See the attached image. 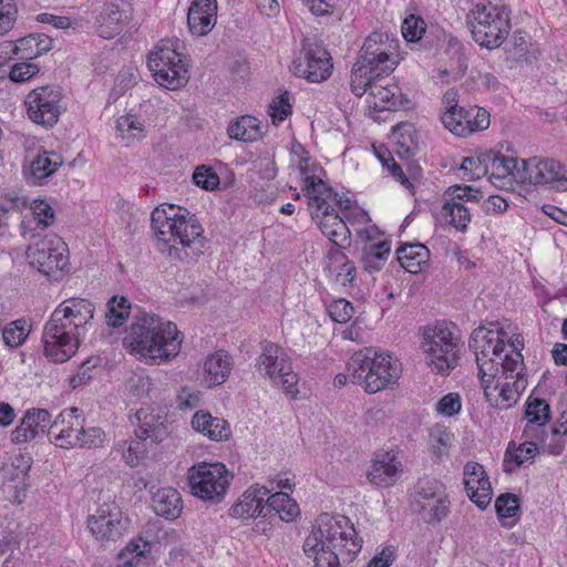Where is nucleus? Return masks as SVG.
Listing matches in <instances>:
<instances>
[{"label":"nucleus","instance_id":"nucleus-12","mask_svg":"<svg viewBox=\"0 0 567 567\" xmlns=\"http://www.w3.org/2000/svg\"><path fill=\"white\" fill-rule=\"evenodd\" d=\"M331 55L316 37H305L298 55L291 63V72L311 83L327 80L333 69Z\"/></svg>","mask_w":567,"mask_h":567},{"label":"nucleus","instance_id":"nucleus-50","mask_svg":"<svg viewBox=\"0 0 567 567\" xmlns=\"http://www.w3.org/2000/svg\"><path fill=\"white\" fill-rule=\"evenodd\" d=\"M270 380L275 384H280L286 393L292 398H295L299 392L297 388L299 378L297 373L292 371L291 363L281 365L279 368V372L276 374V378H271Z\"/></svg>","mask_w":567,"mask_h":567},{"label":"nucleus","instance_id":"nucleus-25","mask_svg":"<svg viewBox=\"0 0 567 567\" xmlns=\"http://www.w3.org/2000/svg\"><path fill=\"white\" fill-rule=\"evenodd\" d=\"M51 422V414L45 409H29L20 421V424L12 431L13 443H24L44 434Z\"/></svg>","mask_w":567,"mask_h":567},{"label":"nucleus","instance_id":"nucleus-48","mask_svg":"<svg viewBox=\"0 0 567 567\" xmlns=\"http://www.w3.org/2000/svg\"><path fill=\"white\" fill-rule=\"evenodd\" d=\"M29 333L25 320H16L2 329L3 342L10 348H17L24 342Z\"/></svg>","mask_w":567,"mask_h":567},{"label":"nucleus","instance_id":"nucleus-3","mask_svg":"<svg viewBox=\"0 0 567 567\" xmlns=\"http://www.w3.org/2000/svg\"><path fill=\"white\" fill-rule=\"evenodd\" d=\"M309 158L300 161V171L305 174L302 192L308 200L311 218L316 220L321 233L329 238L334 248H346L350 231L334 207L350 209L351 199L340 196L317 175H308Z\"/></svg>","mask_w":567,"mask_h":567},{"label":"nucleus","instance_id":"nucleus-57","mask_svg":"<svg viewBox=\"0 0 567 567\" xmlns=\"http://www.w3.org/2000/svg\"><path fill=\"white\" fill-rule=\"evenodd\" d=\"M40 68L30 62H19L11 66L9 78L11 81L17 83L25 82L37 75Z\"/></svg>","mask_w":567,"mask_h":567},{"label":"nucleus","instance_id":"nucleus-9","mask_svg":"<svg viewBox=\"0 0 567 567\" xmlns=\"http://www.w3.org/2000/svg\"><path fill=\"white\" fill-rule=\"evenodd\" d=\"M455 323L445 320L423 328L421 347L427 365L441 375H449L458 363L460 336Z\"/></svg>","mask_w":567,"mask_h":567},{"label":"nucleus","instance_id":"nucleus-8","mask_svg":"<svg viewBox=\"0 0 567 567\" xmlns=\"http://www.w3.org/2000/svg\"><path fill=\"white\" fill-rule=\"evenodd\" d=\"M352 383L362 385L368 393H377L399 379L392 357L374 348L357 351L348 362Z\"/></svg>","mask_w":567,"mask_h":567},{"label":"nucleus","instance_id":"nucleus-36","mask_svg":"<svg viewBox=\"0 0 567 567\" xmlns=\"http://www.w3.org/2000/svg\"><path fill=\"white\" fill-rule=\"evenodd\" d=\"M52 48V39L42 33H32L17 40L14 52L21 54V59H34Z\"/></svg>","mask_w":567,"mask_h":567},{"label":"nucleus","instance_id":"nucleus-23","mask_svg":"<svg viewBox=\"0 0 567 567\" xmlns=\"http://www.w3.org/2000/svg\"><path fill=\"white\" fill-rule=\"evenodd\" d=\"M25 258L31 267L54 280L60 279L70 265L69 254L61 250H25Z\"/></svg>","mask_w":567,"mask_h":567},{"label":"nucleus","instance_id":"nucleus-62","mask_svg":"<svg viewBox=\"0 0 567 567\" xmlns=\"http://www.w3.org/2000/svg\"><path fill=\"white\" fill-rule=\"evenodd\" d=\"M31 209L39 225L47 227L49 221L54 218L52 207L42 199H34L31 204Z\"/></svg>","mask_w":567,"mask_h":567},{"label":"nucleus","instance_id":"nucleus-14","mask_svg":"<svg viewBox=\"0 0 567 567\" xmlns=\"http://www.w3.org/2000/svg\"><path fill=\"white\" fill-rule=\"evenodd\" d=\"M411 508L427 524H437L449 513L444 485L434 477L424 476L415 485Z\"/></svg>","mask_w":567,"mask_h":567},{"label":"nucleus","instance_id":"nucleus-60","mask_svg":"<svg viewBox=\"0 0 567 567\" xmlns=\"http://www.w3.org/2000/svg\"><path fill=\"white\" fill-rule=\"evenodd\" d=\"M99 358H89L78 369V373L70 378V385L75 389L92 380V370L97 367Z\"/></svg>","mask_w":567,"mask_h":567},{"label":"nucleus","instance_id":"nucleus-4","mask_svg":"<svg viewBox=\"0 0 567 567\" xmlns=\"http://www.w3.org/2000/svg\"><path fill=\"white\" fill-rule=\"evenodd\" d=\"M177 326L154 313L135 315L123 344L152 361H167L181 351L182 338Z\"/></svg>","mask_w":567,"mask_h":567},{"label":"nucleus","instance_id":"nucleus-13","mask_svg":"<svg viewBox=\"0 0 567 567\" xmlns=\"http://www.w3.org/2000/svg\"><path fill=\"white\" fill-rule=\"evenodd\" d=\"M138 429L135 431V439L123 441L120 444L123 458L130 466H136L146 453L145 441L150 439L154 443L164 441L167 436V427L162 417L154 414L148 408H141L135 413Z\"/></svg>","mask_w":567,"mask_h":567},{"label":"nucleus","instance_id":"nucleus-61","mask_svg":"<svg viewBox=\"0 0 567 567\" xmlns=\"http://www.w3.org/2000/svg\"><path fill=\"white\" fill-rule=\"evenodd\" d=\"M461 398L457 393H449L436 403V411L445 416H453L461 411Z\"/></svg>","mask_w":567,"mask_h":567},{"label":"nucleus","instance_id":"nucleus-32","mask_svg":"<svg viewBox=\"0 0 567 567\" xmlns=\"http://www.w3.org/2000/svg\"><path fill=\"white\" fill-rule=\"evenodd\" d=\"M289 363V358L281 347L272 342L261 343V353L258 358L257 365L260 371H265V374L269 379L276 378L279 368Z\"/></svg>","mask_w":567,"mask_h":567},{"label":"nucleus","instance_id":"nucleus-24","mask_svg":"<svg viewBox=\"0 0 567 567\" xmlns=\"http://www.w3.org/2000/svg\"><path fill=\"white\" fill-rule=\"evenodd\" d=\"M270 489L266 486L254 485L240 496L237 503L229 508V515L235 518L268 517L265 513V497Z\"/></svg>","mask_w":567,"mask_h":567},{"label":"nucleus","instance_id":"nucleus-54","mask_svg":"<svg viewBox=\"0 0 567 567\" xmlns=\"http://www.w3.org/2000/svg\"><path fill=\"white\" fill-rule=\"evenodd\" d=\"M193 181L198 187L205 190H214L218 188L220 183L219 176L214 172V169L205 165L198 166L195 169Z\"/></svg>","mask_w":567,"mask_h":567},{"label":"nucleus","instance_id":"nucleus-28","mask_svg":"<svg viewBox=\"0 0 567 567\" xmlns=\"http://www.w3.org/2000/svg\"><path fill=\"white\" fill-rule=\"evenodd\" d=\"M327 258L326 271L329 278L343 287L352 285L357 277V268L343 250H328Z\"/></svg>","mask_w":567,"mask_h":567},{"label":"nucleus","instance_id":"nucleus-33","mask_svg":"<svg viewBox=\"0 0 567 567\" xmlns=\"http://www.w3.org/2000/svg\"><path fill=\"white\" fill-rule=\"evenodd\" d=\"M481 385L489 404L499 410L512 408L517 403L522 392H524V384L522 382L517 383L514 389L498 386L497 390H494V385L489 384V379H487V381H481Z\"/></svg>","mask_w":567,"mask_h":567},{"label":"nucleus","instance_id":"nucleus-64","mask_svg":"<svg viewBox=\"0 0 567 567\" xmlns=\"http://www.w3.org/2000/svg\"><path fill=\"white\" fill-rule=\"evenodd\" d=\"M178 404L182 408L195 409L200 402V392L199 391H190L188 388L184 386L178 396Z\"/></svg>","mask_w":567,"mask_h":567},{"label":"nucleus","instance_id":"nucleus-10","mask_svg":"<svg viewBox=\"0 0 567 567\" xmlns=\"http://www.w3.org/2000/svg\"><path fill=\"white\" fill-rule=\"evenodd\" d=\"M187 480L194 496L218 504L226 495L233 474L223 463L202 462L188 468Z\"/></svg>","mask_w":567,"mask_h":567},{"label":"nucleus","instance_id":"nucleus-17","mask_svg":"<svg viewBox=\"0 0 567 567\" xmlns=\"http://www.w3.org/2000/svg\"><path fill=\"white\" fill-rule=\"evenodd\" d=\"M516 182L528 185H550L557 190H567V178L564 176L563 165L553 158L520 159V171L516 172Z\"/></svg>","mask_w":567,"mask_h":567},{"label":"nucleus","instance_id":"nucleus-29","mask_svg":"<svg viewBox=\"0 0 567 567\" xmlns=\"http://www.w3.org/2000/svg\"><path fill=\"white\" fill-rule=\"evenodd\" d=\"M400 465L401 463L394 456L383 453L372 461L368 478L377 486L388 487L396 481Z\"/></svg>","mask_w":567,"mask_h":567},{"label":"nucleus","instance_id":"nucleus-22","mask_svg":"<svg viewBox=\"0 0 567 567\" xmlns=\"http://www.w3.org/2000/svg\"><path fill=\"white\" fill-rule=\"evenodd\" d=\"M463 481L470 499L480 509H485L491 504L493 489L483 465L467 462Z\"/></svg>","mask_w":567,"mask_h":567},{"label":"nucleus","instance_id":"nucleus-31","mask_svg":"<svg viewBox=\"0 0 567 567\" xmlns=\"http://www.w3.org/2000/svg\"><path fill=\"white\" fill-rule=\"evenodd\" d=\"M152 507L156 515L174 519L182 513L181 494L173 487H163L154 493Z\"/></svg>","mask_w":567,"mask_h":567},{"label":"nucleus","instance_id":"nucleus-41","mask_svg":"<svg viewBox=\"0 0 567 567\" xmlns=\"http://www.w3.org/2000/svg\"><path fill=\"white\" fill-rule=\"evenodd\" d=\"M105 320L112 328L122 327L130 316L131 303L123 296H113L106 303Z\"/></svg>","mask_w":567,"mask_h":567},{"label":"nucleus","instance_id":"nucleus-59","mask_svg":"<svg viewBox=\"0 0 567 567\" xmlns=\"http://www.w3.org/2000/svg\"><path fill=\"white\" fill-rule=\"evenodd\" d=\"M460 168L463 172L464 178L467 181H475L485 176L480 154L464 157Z\"/></svg>","mask_w":567,"mask_h":567},{"label":"nucleus","instance_id":"nucleus-46","mask_svg":"<svg viewBox=\"0 0 567 567\" xmlns=\"http://www.w3.org/2000/svg\"><path fill=\"white\" fill-rule=\"evenodd\" d=\"M520 171V161L517 157L511 155H504L499 152L495 167L492 173L491 181H505L511 178L516 182V172Z\"/></svg>","mask_w":567,"mask_h":567},{"label":"nucleus","instance_id":"nucleus-43","mask_svg":"<svg viewBox=\"0 0 567 567\" xmlns=\"http://www.w3.org/2000/svg\"><path fill=\"white\" fill-rule=\"evenodd\" d=\"M31 467L30 457L25 458L20 455L14 458L10 463H6L2 468V476L6 481L16 482L14 487L25 486V480L28 477V473Z\"/></svg>","mask_w":567,"mask_h":567},{"label":"nucleus","instance_id":"nucleus-53","mask_svg":"<svg viewBox=\"0 0 567 567\" xmlns=\"http://www.w3.org/2000/svg\"><path fill=\"white\" fill-rule=\"evenodd\" d=\"M327 311L332 321L347 323L353 317L354 308L350 301L344 298H340L328 305Z\"/></svg>","mask_w":567,"mask_h":567},{"label":"nucleus","instance_id":"nucleus-27","mask_svg":"<svg viewBox=\"0 0 567 567\" xmlns=\"http://www.w3.org/2000/svg\"><path fill=\"white\" fill-rule=\"evenodd\" d=\"M192 426L212 441H227L231 435L230 425L226 420L215 417L209 412L203 410L197 411L193 415Z\"/></svg>","mask_w":567,"mask_h":567},{"label":"nucleus","instance_id":"nucleus-1","mask_svg":"<svg viewBox=\"0 0 567 567\" xmlns=\"http://www.w3.org/2000/svg\"><path fill=\"white\" fill-rule=\"evenodd\" d=\"M94 310L93 302L80 297L65 299L53 310L42 331L43 353L49 361L63 363L78 352L92 326Z\"/></svg>","mask_w":567,"mask_h":567},{"label":"nucleus","instance_id":"nucleus-49","mask_svg":"<svg viewBox=\"0 0 567 567\" xmlns=\"http://www.w3.org/2000/svg\"><path fill=\"white\" fill-rule=\"evenodd\" d=\"M495 511L499 519L516 517L519 512V498L512 493L501 494L495 501Z\"/></svg>","mask_w":567,"mask_h":567},{"label":"nucleus","instance_id":"nucleus-39","mask_svg":"<svg viewBox=\"0 0 567 567\" xmlns=\"http://www.w3.org/2000/svg\"><path fill=\"white\" fill-rule=\"evenodd\" d=\"M122 13L118 7L111 3L106 4L95 19V24L100 37L112 39L120 33V21Z\"/></svg>","mask_w":567,"mask_h":567},{"label":"nucleus","instance_id":"nucleus-11","mask_svg":"<svg viewBox=\"0 0 567 567\" xmlns=\"http://www.w3.org/2000/svg\"><path fill=\"white\" fill-rule=\"evenodd\" d=\"M494 328L478 327L470 337L468 347L474 352L481 381H487V375L498 371L496 359L507 348L505 339L507 333L498 328L497 323H491Z\"/></svg>","mask_w":567,"mask_h":567},{"label":"nucleus","instance_id":"nucleus-56","mask_svg":"<svg viewBox=\"0 0 567 567\" xmlns=\"http://www.w3.org/2000/svg\"><path fill=\"white\" fill-rule=\"evenodd\" d=\"M17 6L13 0H0V35L10 31L17 20Z\"/></svg>","mask_w":567,"mask_h":567},{"label":"nucleus","instance_id":"nucleus-5","mask_svg":"<svg viewBox=\"0 0 567 567\" xmlns=\"http://www.w3.org/2000/svg\"><path fill=\"white\" fill-rule=\"evenodd\" d=\"M151 227L157 240L168 245V248H175L177 244L183 247L206 244L197 217L179 206H157L151 215Z\"/></svg>","mask_w":567,"mask_h":567},{"label":"nucleus","instance_id":"nucleus-21","mask_svg":"<svg viewBox=\"0 0 567 567\" xmlns=\"http://www.w3.org/2000/svg\"><path fill=\"white\" fill-rule=\"evenodd\" d=\"M385 74H369L368 84L363 86V92L355 94L362 96L367 92L370 96V105L375 111H393L403 104L400 87L396 84L384 83Z\"/></svg>","mask_w":567,"mask_h":567},{"label":"nucleus","instance_id":"nucleus-58","mask_svg":"<svg viewBox=\"0 0 567 567\" xmlns=\"http://www.w3.org/2000/svg\"><path fill=\"white\" fill-rule=\"evenodd\" d=\"M82 417V411L79 408L72 406L69 409H64L62 412L59 413V415L55 417L54 421L50 422V425L48 427V434H53V431L59 425L66 424V427L69 426V422L74 423V427H76L80 424V419Z\"/></svg>","mask_w":567,"mask_h":567},{"label":"nucleus","instance_id":"nucleus-15","mask_svg":"<svg viewBox=\"0 0 567 567\" xmlns=\"http://www.w3.org/2000/svg\"><path fill=\"white\" fill-rule=\"evenodd\" d=\"M91 536L99 543H115L130 527V519L114 502L101 504L85 520Z\"/></svg>","mask_w":567,"mask_h":567},{"label":"nucleus","instance_id":"nucleus-44","mask_svg":"<svg viewBox=\"0 0 567 567\" xmlns=\"http://www.w3.org/2000/svg\"><path fill=\"white\" fill-rule=\"evenodd\" d=\"M431 250H395L401 267L411 274L420 272L430 261Z\"/></svg>","mask_w":567,"mask_h":567},{"label":"nucleus","instance_id":"nucleus-38","mask_svg":"<svg viewBox=\"0 0 567 567\" xmlns=\"http://www.w3.org/2000/svg\"><path fill=\"white\" fill-rule=\"evenodd\" d=\"M227 132L230 138L243 142H252L261 136L258 118L250 115L240 116L230 123Z\"/></svg>","mask_w":567,"mask_h":567},{"label":"nucleus","instance_id":"nucleus-7","mask_svg":"<svg viewBox=\"0 0 567 567\" xmlns=\"http://www.w3.org/2000/svg\"><path fill=\"white\" fill-rule=\"evenodd\" d=\"M466 23L473 40L480 47L496 49L505 42L511 32V10L506 6L478 1L468 11Z\"/></svg>","mask_w":567,"mask_h":567},{"label":"nucleus","instance_id":"nucleus-20","mask_svg":"<svg viewBox=\"0 0 567 567\" xmlns=\"http://www.w3.org/2000/svg\"><path fill=\"white\" fill-rule=\"evenodd\" d=\"M84 419H80V424L74 427L73 422H69L68 427L60 430L54 435V444L61 449H96L103 445L106 434L97 426L84 427Z\"/></svg>","mask_w":567,"mask_h":567},{"label":"nucleus","instance_id":"nucleus-47","mask_svg":"<svg viewBox=\"0 0 567 567\" xmlns=\"http://www.w3.org/2000/svg\"><path fill=\"white\" fill-rule=\"evenodd\" d=\"M537 452V444L530 441L522 443L518 447L514 450V452H511L509 449H507L504 458L505 472H512L514 470L509 467V462H514L515 467H518L525 462L533 460Z\"/></svg>","mask_w":567,"mask_h":567},{"label":"nucleus","instance_id":"nucleus-34","mask_svg":"<svg viewBox=\"0 0 567 567\" xmlns=\"http://www.w3.org/2000/svg\"><path fill=\"white\" fill-rule=\"evenodd\" d=\"M265 513L268 517L278 516L284 522H292L299 515V506L287 493L276 492L268 496Z\"/></svg>","mask_w":567,"mask_h":567},{"label":"nucleus","instance_id":"nucleus-16","mask_svg":"<svg viewBox=\"0 0 567 567\" xmlns=\"http://www.w3.org/2000/svg\"><path fill=\"white\" fill-rule=\"evenodd\" d=\"M148 68L156 82L168 90L183 87L189 79L188 69L176 49L158 45L148 55Z\"/></svg>","mask_w":567,"mask_h":567},{"label":"nucleus","instance_id":"nucleus-55","mask_svg":"<svg viewBox=\"0 0 567 567\" xmlns=\"http://www.w3.org/2000/svg\"><path fill=\"white\" fill-rule=\"evenodd\" d=\"M391 250H363L361 261L363 269L370 274L380 271L386 262Z\"/></svg>","mask_w":567,"mask_h":567},{"label":"nucleus","instance_id":"nucleus-18","mask_svg":"<svg viewBox=\"0 0 567 567\" xmlns=\"http://www.w3.org/2000/svg\"><path fill=\"white\" fill-rule=\"evenodd\" d=\"M62 93L56 86H40L32 90L25 99L29 118L45 127L58 123L62 112Z\"/></svg>","mask_w":567,"mask_h":567},{"label":"nucleus","instance_id":"nucleus-40","mask_svg":"<svg viewBox=\"0 0 567 567\" xmlns=\"http://www.w3.org/2000/svg\"><path fill=\"white\" fill-rule=\"evenodd\" d=\"M62 164L63 159L60 154L55 152H43L31 162V175L39 181L45 179L54 174Z\"/></svg>","mask_w":567,"mask_h":567},{"label":"nucleus","instance_id":"nucleus-19","mask_svg":"<svg viewBox=\"0 0 567 567\" xmlns=\"http://www.w3.org/2000/svg\"><path fill=\"white\" fill-rule=\"evenodd\" d=\"M441 118L447 130L461 137L489 126V113L476 105L470 109L460 107L456 112H443Z\"/></svg>","mask_w":567,"mask_h":567},{"label":"nucleus","instance_id":"nucleus-51","mask_svg":"<svg viewBox=\"0 0 567 567\" xmlns=\"http://www.w3.org/2000/svg\"><path fill=\"white\" fill-rule=\"evenodd\" d=\"M402 35L409 42H416L421 40L422 35L426 30L425 21L414 14H410L403 20L402 23Z\"/></svg>","mask_w":567,"mask_h":567},{"label":"nucleus","instance_id":"nucleus-52","mask_svg":"<svg viewBox=\"0 0 567 567\" xmlns=\"http://www.w3.org/2000/svg\"><path fill=\"white\" fill-rule=\"evenodd\" d=\"M292 112L289 94L285 92L277 96L269 105V116L275 125L282 123Z\"/></svg>","mask_w":567,"mask_h":567},{"label":"nucleus","instance_id":"nucleus-2","mask_svg":"<svg viewBox=\"0 0 567 567\" xmlns=\"http://www.w3.org/2000/svg\"><path fill=\"white\" fill-rule=\"evenodd\" d=\"M362 548L353 524L347 516L322 513L305 539L303 551L313 557L315 567H342L351 563Z\"/></svg>","mask_w":567,"mask_h":567},{"label":"nucleus","instance_id":"nucleus-42","mask_svg":"<svg viewBox=\"0 0 567 567\" xmlns=\"http://www.w3.org/2000/svg\"><path fill=\"white\" fill-rule=\"evenodd\" d=\"M525 417L528 425L524 430L525 436L529 437V432L534 431V425L544 426L549 420V405L543 399L529 401L525 409Z\"/></svg>","mask_w":567,"mask_h":567},{"label":"nucleus","instance_id":"nucleus-6","mask_svg":"<svg viewBox=\"0 0 567 567\" xmlns=\"http://www.w3.org/2000/svg\"><path fill=\"white\" fill-rule=\"evenodd\" d=\"M396 44L389 40V35L372 32L364 40L358 59L352 68L350 87L353 94L362 93L367 85L369 74L390 75L398 64L395 60Z\"/></svg>","mask_w":567,"mask_h":567},{"label":"nucleus","instance_id":"nucleus-26","mask_svg":"<svg viewBox=\"0 0 567 567\" xmlns=\"http://www.w3.org/2000/svg\"><path fill=\"white\" fill-rule=\"evenodd\" d=\"M217 21L216 0H193L187 12V24L193 35L208 34Z\"/></svg>","mask_w":567,"mask_h":567},{"label":"nucleus","instance_id":"nucleus-30","mask_svg":"<svg viewBox=\"0 0 567 567\" xmlns=\"http://www.w3.org/2000/svg\"><path fill=\"white\" fill-rule=\"evenodd\" d=\"M509 351H507L504 355L496 359V363H498V371L492 373V375H487V378H526L524 374V360L523 354L520 353V348L517 347L514 342H509L507 344Z\"/></svg>","mask_w":567,"mask_h":567},{"label":"nucleus","instance_id":"nucleus-35","mask_svg":"<svg viewBox=\"0 0 567 567\" xmlns=\"http://www.w3.org/2000/svg\"><path fill=\"white\" fill-rule=\"evenodd\" d=\"M204 370L208 375L209 386L219 385L226 381L230 373L231 358L223 350L217 351L206 359Z\"/></svg>","mask_w":567,"mask_h":567},{"label":"nucleus","instance_id":"nucleus-63","mask_svg":"<svg viewBox=\"0 0 567 567\" xmlns=\"http://www.w3.org/2000/svg\"><path fill=\"white\" fill-rule=\"evenodd\" d=\"M450 195L452 196V200H466V202H478L482 198V193L477 188H473L472 186H461L455 185L450 187Z\"/></svg>","mask_w":567,"mask_h":567},{"label":"nucleus","instance_id":"nucleus-37","mask_svg":"<svg viewBox=\"0 0 567 567\" xmlns=\"http://www.w3.org/2000/svg\"><path fill=\"white\" fill-rule=\"evenodd\" d=\"M152 542L138 536L133 538L128 544L118 553L117 567H136L142 557L151 553Z\"/></svg>","mask_w":567,"mask_h":567},{"label":"nucleus","instance_id":"nucleus-45","mask_svg":"<svg viewBox=\"0 0 567 567\" xmlns=\"http://www.w3.org/2000/svg\"><path fill=\"white\" fill-rule=\"evenodd\" d=\"M442 214L455 228L465 230L471 220L470 210L461 202H446L443 205Z\"/></svg>","mask_w":567,"mask_h":567}]
</instances>
